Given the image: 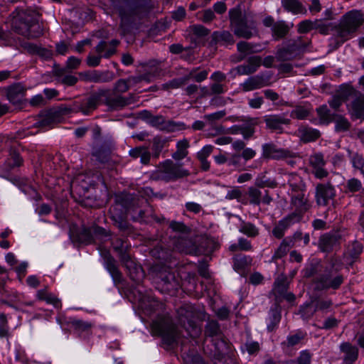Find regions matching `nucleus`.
<instances>
[{
    "instance_id": "obj_1",
    "label": "nucleus",
    "mask_w": 364,
    "mask_h": 364,
    "mask_svg": "<svg viewBox=\"0 0 364 364\" xmlns=\"http://www.w3.org/2000/svg\"><path fill=\"white\" fill-rule=\"evenodd\" d=\"M112 6L118 13L121 19V35L124 36L131 25L141 19L151 8L150 0H110Z\"/></svg>"
},
{
    "instance_id": "obj_2",
    "label": "nucleus",
    "mask_w": 364,
    "mask_h": 364,
    "mask_svg": "<svg viewBox=\"0 0 364 364\" xmlns=\"http://www.w3.org/2000/svg\"><path fill=\"white\" fill-rule=\"evenodd\" d=\"M13 14V28L18 33L31 38H37L41 34L38 23V14L36 11L20 10L14 12Z\"/></svg>"
},
{
    "instance_id": "obj_3",
    "label": "nucleus",
    "mask_w": 364,
    "mask_h": 364,
    "mask_svg": "<svg viewBox=\"0 0 364 364\" xmlns=\"http://www.w3.org/2000/svg\"><path fill=\"white\" fill-rule=\"evenodd\" d=\"M151 333L161 336L164 343L171 346L179 338L180 333L168 316L157 317L151 324Z\"/></svg>"
},
{
    "instance_id": "obj_4",
    "label": "nucleus",
    "mask_w": 364,
    "mask_h": 364,
    "mask_svg": "<svg viewBox=\"0 0 364 364\" xmlns=\"http://www.w3.org/2000/svg\"><path fill=\"white\" fill-rule=\"evenodd\" d=\"M114 250L118 253L120 259L127 269L132 279L136 282L140 281L144 277V272L141 266L138 265L127 253L128 245L126 242L118 237L112 241Z\"/></svg>"
},
{
    "instance_id": "obj_5",
    "label": "nucleus",
    "mask_w": 364,
    "mask_h": 364,
    "mask_svg": "<svg viewBox=\"0 0 364 364\" xmlns=\"http://www.w3.org/2000/svg\"><path fill=\"white\" fill-rule=\"evenodd\" d=\"M363 22V16L358 10H353L346 14L341 18L336 28V36L340 38L341 43H344L349 39Z\"/></svg>"
},
{
    "instance_id": "obj_6",
    "label": "nucleus",
    "mask_w": 364,
    "mask_h": 364,
    "mask_svg": "<svg viewBox=\"0 0 364 364\" xmlns=\"http://www.w3.org/2000/svg\"><path fill=\"white\" fill-rule=\"evenodd\" d=\"M290 205L294 212L289 214L288 216L296 223L300 222L304 213L309 211L311 208V202L309 200V196L306 194L304 190H301L299 192L292 194Z\"/></svg>"
},
{
    "instance_id": "obj_7",
    "label": "nucleus",
    "mask_w": 364,
    "mask_h": 364,
    "mask_svg": "<svg viewBox=\"0 0 364 364\" xmlns=\"http://www.w3.org/2000/svg\"><path fill=\"white\" fill-rule=\"evenodd\" d=\"M156 174L157 178L170 181L187 176L189 172L183 168L181 165L174 164L171 160L167 159L159 164Z\"/></svg>"
},
{
    "instance_id": "obj_8",
    "label": "nucleus",
    "mask_w": 364,
    "mask_h": 364,
    "mask_svg": "<svg viewBox=\"0 0 364 364\" xmlns=\"http://www.w3.org/2000/svg\"><path fill=\"white\" fill-rule=\"evenodd\" d=\"M242 124H236L230 127L227 131L223 126H217L214 128L215 133L213 136L220 134H242L245 140H249L252 138L255 132V126L258 124L257 118H248L243 120Z\"/></svg>"
},
{
    "instance_id": "obj_9",
    "label": "nucleus",
    "mask_w": 364,
    "mask_h": 364,
    "mask_svg": "<svg viewBox=\"0 0 364 364\" xmlns=\"http://www.w3.org/2000/svg\"><path fill=\"white\" fill-rule=\"evenodd\" d=\"M99 90L100 92H105L104 95H102V102L111 110L122 109L132 102V95L127 97L109 89H100Z\"/></svg>"
},
{
    "instance_id": "obj_10",
    "label": "nucleus",
    "mask_w": 364,
    "mask_h": 364,
    "mask_svg": "<svg viewBox=\"0 0 364 364\" xmlns=\"http://www.w3.org/2000/svg\"><path fill=\"white\" fill-rule=\"evenodd\" d=\"M144 115L151 126L161 131L173 132L177 130H183L186 129L184 123L176 122L173 120H166L162 115H153L148 111H145Z\"/></svg>"
},
{
    "instance_id": "obj_11",
    "label": "nucleus",
    "mask_w": 364,
    "mask_h": 364,
    "mask_svg": "<svg viewBox=\"0 0 364 364\" xmlns=\"http://www.w3.org/2000/svg\"><path fill=\"white\" fill-rule=\"evenodd\" d=\"M140 65L144 68V73L137 76L129 77L130 85H134L143 81L149 83L161 74V69L159 68V63L156 60H153L147 63H141Z\"/></svg>"
},
{
    "instance_id": "obj_12",
    "label": "nucleus",
    "mask_w": 364,
    "mask_h": 364,
    "mask_svg": "<svg viewBox=\"0 0 364 364\" xmlns=\"http://www.w3.org/2000/svg\"><path fill=\"white\" fill-rule=\"evenodd\" d=\"M105 92H100L92 94L89 97L82 102H75L72 106L68 108V112H82L84 114H89L92 112L102 102V95Z\"/></svg>"
},
{
    "instance_id": "obj_13",
    "label": "nucleus",
    "mask_w": 364,
    "mask_h": 364,
    "mask_svg": "<svg viewBox=\"0 0 364 364\" xmlns=\"http://www.w3.org/2000/svg\"><path fill=\"white\" fill-rule=\"evenodd\" d=\"M343 282V275L333 269L325 270L323 274L318 275L315 279V283L318 289H337Z\"/></svg>"
},
{
    "instance_id": "obj_14",
    "label": "nucleus",
    "mask_w": 364,
    "mask_h": 364,
    "mask_svg": "<svg viewBox=\"0 0 364 364\" xmlns=\"http://www.w3.org/2000/svg\"><path fill=\"white\" fill-rule=\"evenodd\" d=\"M178 320L191 337H197L200 333V328L194 321V314L191 306H182L178 310Z\"/></svg>"
},
{
    "instance_id": "obj_15",
    "label": "nucleus",
    "mask_w": 364,
    "mask_h": 364,
    "mask_svg": "<svg viewBox=\"0 0 364 364\" xmlns=\"http://www.w3.org/2000/svg\"><path fill=\"white\" fill-rule=\"evenodd\" d=\"M336 196V191L333 185L330 183H318L316 186L315 200L319 206H326L331 200Z\"/></svg>"
},
{
    "instance_id": "obj_16",
    "label": "nucleus",
    "mask_w": 364,
    "mask_h": 364,
    "mask_svg": "<svg viewBox=\"0 0 364 364\" xmlns=\"http://www.w3.org/2000/svg\"><path fill=\"white\" fill-rule=\"evenodd\" d=\"M262 157L265 159H282L291 158L294 156L293 152L289 149L277 147L273 143H266L262 146Z\"/></svg>"
},
{
    "instance_id": "obj_17",
    "label": "nucleus",
    "mask_w": 364,
    "mask_h": 364,
    "mask_svg": "<svg viewBox=\"0 0 364 364\" xmlns=\"http://www.w3.org/2000/svg\"><path fill=\"white\" fill-rule=\"evenodd\" d=\"M309 164L312 168V173L318 179H322L328 176V172L325 168L326 161L324 156L321 152L314 153L309 158Z\"/></svg>"
},
{
    "instance_id": "obj_18",
    "label": "nucleus",
    "mask_w": 364,
    "mask_h": 364,
    "mask_svg": "<svg viewBox=\"0 0 364 364\" xmlns=\"http://www.w3.org/2000/svg\"><path fill=\"white\" fill-rule=\"evenodd\" d=\"M256 151L252 148H246L241 154L234 153L228 158V166H234L239 170H242L245 164L242 163V159L247 162L255 157Z\"/></svg>"
},
{
    "instance_id": "obj_19",
    "label": "nucleus",
    "mask_w": 364,
    "mask_h": 364,
    "mask_svg": "<svg viewBox=\"0 0 364 364\" xmlns=\"http://www.w3.org/2000/svg\"><path fill=\"white\" fill-rule=\"evenodd\" d=\"M341 235L336 232H329L321 235L318 240L319 249L324 252H329L338 244Z\"/></svg>"
},
{
    "instance_id": "obj_20",
    "label": "nucleus",
    "mask_w": 364,
    "mask_h": 364,
    "mask_svg": "<svg viewBox=\"0 0 364 364\" xmlns=\"http://www.w3.org/2000/svg\"><path fill=\"white\" fill-rule=\"evenodd\" d=\"M84 76H85V80L86 81L95 82V83L109 82L112 81L115 77L114 73L109 70H105V71L93 70V71L85 73Z\"/></svg>"
},
{
    "instance_id": "obj_21",
    "label": "nucleus",
    "mask_w": 364,
    "mask_h": 364,
    "mask_svg": "<svg viewBox=\"0 0 364 364\" xmlns=\"http://www.w3.org/2000/svg\"><path fill=\"white\" fill-rule=\"evenodd\" d=\"M267 83L263 75H257L248 77L240 84V88L243 92H250L267 86Z\"/></svg>"
},
{
    "instance_id": "obj_22",
    "label": "nucleus",
    "mask_w": 364,
    "mask_h": 364,
    "mask_svg": "<svg viewBox=\"0 0 364 364\" xmlns=\"http://www.w3.org/2000/svg\"><path fill=\"white\" fill-rule=\"evenodd\" d=\"M297 136L304 143H309L318 139L321 136V133L316 129L301 125L297 129Z\"/></svg>"
},
{
    "instance_id": "obj_23",
    "label": "nucleus",
    "mask_w": 364,
    "mask_h": 364,
    "mask_svg": "<svg viewBox=\"0 0 364 364\" xmlns=\"http://www.w3.org/2000/svg\"><path fill=\"white\" fill-rule=\"evenodd\" d=\"M340 350L343 353V363L353 364L358 358V348L348 342L342 343Z\"/></svg>"
},
{
    "instance_id": "obj_24",
    "label": "nucleus",
    "mask_w": 364,
    "mask_h": 364,
    "mask_svg": "<svg viewBox=\"0 0 364 364\" xmlns=\"http://www.w3.org/2000/svg\"><path fill=\"white\" fill-rule=\"evenodd\" d=\"M159 278L160 279L159 284H161L166 291L176 290L179 286V284L176 279L174 274L171 272L160 273Z\"/></svg>"
},
{
    "instance_id": "obj_25",
    "label": "nucleus",
    "mask_w": 364,
    "mask_h": 364,
    "mask_svg": "<svg viewBox=\"0 0 364 364\" xmlns=\"http://www.w3.org/2000/svg\"><path fill=\"white\" fill-rule=\"evenodd\" d=\"M237 51L240 53L237 62L242 60L247 55L259 52L262 48L259 44L249 43L246 41H240L237 44Z\"/></svg>"
},
{
    "instance_id": "obj_26",
    "label": "nucleus",
    "mask_w": 364,
    "mask_h": 364,
    "mask_svg": "<svg viewBox=\"0 0 364 364\" xmlns=\"http://www.w3.org/2000/svg\"><path fill=\"white\" fill-rule=\"evenodd\" d=\"M266 126L272 130H280L283 124H289L290 119L281 114L266 115L264 119Z\"/></svg>"
},
{
    "instance_id": "obj_27",
    "label": "nucleus",
    "mask_w": 364,
    "mask_h": 364,
    "mask_svg": "<svg viewBox=\"0 0 364 364\" xmlns=\"http://www.w3.org/2000/svg\"><path fill=\"white\" fill-rule=\"evenodd\" d=\"M22 47L30 54H36L44 60H49L52 58L53 51L46 48H43L36 44L31 43H24Z\"/></svg>"
},
{
    "instance_id": "obj_28",
    "label": "nucleus",
    "mask_w": 364,
    "mask_h": 364,
    "mask_svg": "<svg viewBox=\"0 0 364 364\" xmlns=\"http://www.w3.org/2000/svg\"><path fill=\"white\" fill-rule=\"evenodd\" d=\"M26 90L19 83L14 84L7 89V98L13 104L20 103L25 95Z\"/></svg>"
},
{
    "instance_id": "obj_29",
    "label": "nucleus",
    "mask_w": 364,
    "mask_h": 364,
    "mask_svg": "<svg viewBox=\"0 0 364 364\" xmlns=\"http://www.w3.org/2000/svg\"><path fill=\"white\" fill-rule=\"evenodd\" d=\"M129 156L133 159L140 158V162L144 165L149 164L151 158L149 148L143 146L130 149Z\"/></svg>"
},
{
    "instance_id": "obj_30",
    "label": "nucleus",
    "mask_w": 364,
    "mask_h": 364,
    "mask_svg": "<svg viewBox=\"0 0 364 364\" xmlns=\"http://www.w3.org/2000/svg\"><path fill=\"white\" fill-rule=\"evenodd\" d=\"M296 223L290 217L287 215L282 220H280L277 224L274 227L272 230V235L277 239H281L284 235L286 230H287L291 225Z\"/></svg>"
},
{
    "instance_id": "obj_31",
    "label": "nucleus",
    "mask_w": 364,
    "mask_h": 364,
    "mask_svg": "<svg viewBox=\"0 0 364 364\" xmlns=\"http://www.w3.org/2000/svg\"><path fill=\"white\" fill-rule=\"evenodd\" d=\"M283 8L294 14H305L306 9L300 0H282Z\"/></svg>"
},
{
    "instance_id": "obj_32",
    "label": "nucleus",
    "mask_w": 364,
    "mask_h": 364,
    "mask_svg": "<svg viewBox=\"0 0 364 364\" xmlns=\"http://www.w3.org/2000/svg\"><path fill=\"white\" fill-rule=\"evenodd\" d=\"M311 106L310 104L296 105L290 112V117L299 120L306 119L311 113Z\"/></svg>"
},
{
    "instance_id": "obj_33",
    "label": "nucleus",
    "mask_w": 364,
    "mask_h": 364,
    "mask_svg": "<svg viewBox=\"0 0 364 364\" xmlns=\"http://www.w3.org/2000/svg\"><path fill=\"white\" fill-rule=\"evenodd\" d=\"M349 112L353 118L364 119V96H360L352 102Z\"/></svg>"
},
{
    "instance_id": "obj_34",
    "label": "nucleus",
    "mask_w": 364,
    "mask_h": 364,
    "mask_svg": "<svg viewBox=\"0 0 364 364\" xmlns=\"http://www.w3.org/2000/svg\"><path fill=\"white\" fill-rule=\"evenodd\" d=\"M234 42V38L229 31H215L212 34V43L228 46L233 44Z\"/></svg>"
},
{
    "instance_id": "obj_35",
    "label": "nucleus",
    "mask_w": 364,
    "mask_h": 364,
    "mask_svg": "<svg viewBox=\"0 0 364 364\" xmlns=\"http://www.w3.org/2000/svg\"><path fill=\"white\" fill-rule=\"evenodd\" d=\"M189 147L190 143L187 139L178 141L176 143V151L173 153L172 158L176 161L185 159L188 154Z\"/></svg>"
},
{
    "instance_id": "obj_36",
    "label": "nucleus",
    "mask_w": 364,
    "mask_h": 364,
    "mask_svg": "<svg viewBox=\"0 0 364 364\" xmlns=\"http://www.w3.org/2000/svg\"><path fill=\"white\" fill-rule=\"evenodd\" d=\"M255 31V26L252 23L251 26L247 25L245 20L235 26L234 33L236 36L245 38H250Z\"/></svg>"
},
{
    "instance_id": "obj_37",
    "label": "nucleus",
    "mask_w": 364,
    "mask_h": 364,
    "mask_svg": "<svg viewBox=\"0 0 364 364\" xmlns=\"http://www.w3.org/2000/svg\"><path fill=\"white\" fill-rule=\"evenodd\" d=\"M59 121V114L57 112L48 111L40 116L39 120L36 122L38 127H47Z\"/></svg>"
},
{
    "instance_id": "obj_38",
    "label": "nucleus",
    "mask_w": 364,
    "mask_h": 364,
    "mask_svg": "<svg viewBox=\"0 0 364 364\" xmlns=\"http://www.w3.org/2000/svg\"><path fill=\"white\" fill-rule=\"evenodd\" d=\"M306 337V333L302 331H297L294 334L289 335L287 337L286 341H284L282 345L290 348L298 345L302 342Z\"/></svg>"
},
{
    "instance_id": "obj_39",
    "label": "nucleus",
    "mask_w": 364,
    "mask_h": 364,
    "mask_svg": "<svg viewBox=\"0 0 364 364\" xmlns=\"http://www.w3.org/2000/svg\"><path fill=\"white\" fill-rule=\"evenodd\" d=\"M208 75V70H200V68H193L188 75H185V78H187V82L189 80H193L197 82H201L207 79Z\"/></svg>"
},
{
    "instance_id": "obj_40",
    "label": "nucleus",
    "mask_w": 364,
    "mask_h": 364,
    "mask_svg": "<svg viewBox=\"0 0 364 364\" xmlns=\"http://www.w3.org/2000/svg\"><path fill=\"white\" fill-rule=\"evenodd\" d=\"M316 113L319 118L320 124H328L331 123L334 117L326 105L320 106L316 109Z\"/></svg>"
},
{
    "instance_id": "obj_41",
    "label": "nucleus",
    "mask_w": 364,
    "mask_h": 364,
    "mask_svg": "<svg viewBox=\"0 0 364 364\" xmlns=\"http://www.w3.org/2000/svg\"><path fill=\"white\" fill-rule=\"evenodd\" d=\"M289 31V26L284 21H278L272 28L273 36L277 38H284Z\"/></svg>"
},
{
    "instance_id": "obj_42",
    "label": "nucleus",
    "mask_w": 364,
    "mask_h": 364,
    "mask_svg": "<svg viewBox=\"0 0 364 364\" xmlns=\"http://www.w3.org/2000/svg\"><path fill=\"white\" fill-rule=\"evenodd\" d=\"M239 230L250 237H255L259 235V229L254 224L249 222L242 221Z\"/></svg>"
},
{
    "instance_id": "obj_43",
    "label": "nucleus",
    "mask_w": 364,
    "mask_h": 364,
    "mask_svg": "<svg viewBox=\"0 0 364 364\" xmlns=\"http://www.w3.org/2000/svg\"><path fill=\"white\" fill-rule=\"evenodd\" d=\"M97 54L101 55L102 58H108L115 53V49L111 48L108 43L102 41L95 47Z\"/></svg>"
},
{
    "instance_id": "obj_44",
    "label": "nucleus",
    "mask_w": 364,
    "mask_h": 364,
    "mask_svg": "<svg viewBox=\"0 0 364 364\" xmlns=\"http://www.w3.org/2000/svg\"><path fill=\"white\" fill-rule=\"evenodd\" d=\"M167 140L166 139L162 138L161 136H156L153 139L152 141V151H153V157L155 159H158L161 152L162 151Z\"/></svg>"
},
{
    "instance_id": "obj_45",
    "label": "nucleus",
    "mask_w": 364,
    "mask_h": 364,
    "mask_svg": "<svg viewBox=\"0 0 364 364\" xmlns=\"http://www.w3.org/2000/svg\"><path fill=\"white\" fill-rule=\"evenodd\" d=\"M333 121L335 122V130L337 132H346L350 127L349 121L342 115H335Z\"/></svg>"
},
{
    "instance_id": "obj_46",
    "label": "nucleus",
    "mask_w": 364,
    "mask_h": 364,
    "mask_svg": "<svg viewBox=\"0 0 364 364\" xmlns=\"http://www.w3.org/2000/svg\"><path fill=\"white\" fill-rule=\"evenodd\" d=\"M9 169L16 166H20L23 164V159L20 156L19 153L15 149L11 148L9 151V157L6 161Z\"/></svg>"
},
{
    "instance_id": "obj_47",
    "label": "nucleus",
    "mask_w": 364,
    "mask_h": 364,
    "mask_svg": "<svg viewBox=\"0 0 364 364\" xmlns=\"http://www.w3.org/2000/svg\"><path fill=\"white\" fill-rule=\"evenodd\" d=\"M288 289L287 278L284 277H278L274 283L272 291L276 295L282 296Z\"/></svg>"
},
{
    "instance_id": "obj_48",
    "label": "nucleus",
    "mask_w": 364,
    "mask_h": 364,
    "mask_svg": "<svg viewBox=\"0 0 364 364\" xmlns=\"http://www.w3.org/2000/svg\"><path fill=\"white\" fill-rule=\"evenodd\" d=\"M70 323L75 331L80 333L88 331L92 327V324L91 323L75 318L72 319L70 321Z\"/></svg>"
},
{
    "instance_id": "obj_49",
    "label": "nucleus",
    "mask_w": 364,
    "mask_h": 364,
    "mask_svg": "<svg viewBox=\"0 0 364 364\" xmlns=\"http://www.w3.org/2000/svg\"><path fill=\"white\" fill-rule=\"evenodd\" d=\"M289 248L290 242H289L287 239L283 240L279 246L275 250L274 254L272 256V259L277 260L278 259H281L287 254Z\"/></svg>"
},
{
    "instance_id": "obj_50",
    "label": "nucleus",
    "mask_w": 364,
    "mask_h": 364,
    "mask_svg": "<svg viewBox=\"0 0 364 364\" xmlns=\"http://www.w3.org/2000/svg\"><path fill=\"white\" fill-rule=\"evenodd\" d=\"M187 82V78H185V76L179 78H174L161 85V88L164 90H170L173 89H177L183 85H184Z\"/></svg>"
},
{
    "instance_id": "obj_51",
    "label": "nucleus",
    "mask_w": 364,
    "mask_h": 364,
    "mask_svg": "<svg viewBox=\"0 0 364 364\" xmlns=\"http://www.w3.org/2000/svg\"><path fill=\"white\" fill-rule=\"evenodd\" d=\"M205 333L210 337H220V329L217 321H210L205 326Z\"/></svg>"
},
{
    "instance_id": "obj_52",
    "label": "nucleus",
    "mask_w": 364,
    "mask_h": 364,
    "mask_svg": "<svg viewBox=\"0 0 364 364\" xmlns=\"http://www.w3.org/2000/svg\"><path fill=\"white\" fill-rule=\"evenodd\" d=\"M363 250V245L358 241H355L350 245L348 246V254L352 259H355L362 253Z\"/></svg>"
},
{
    "instance_id": "obj_53",
    "label": "nucleus",
    "mask_w": 364,
    "mask_h": 364,
    "mask_svg": "<svg viewBox=\"0 0 364 364\" xmlns=\"http://www.w3.org/2000/svg\"><path fill=\"white\" fill-rule=\"evenodd\" d=\"M132 85L129 83V77L127 79H119L114 83L112 90L122 95L128 91Z\"/></svg>"
},
{
    "instance_id": "obj_54",
    "label": "nucleus",
    "mask_w": 364,
    "mask_h": 364,
    "mask_svg": "<svg viewBox=\"0 0 364 364\" xmlns=\"http://www.w3.org/2000/svg\"><path fill=\"white\" fill-rule=\"evenodd\" d=\"M262 193L260 190L255 187H250L248 188V196L250 203L254 205H259L261 203V198Z\"/></svg>"
},
{
    "instance_id": "obj_55",
    "label": "nucleus",
    "mask_w": 364,
    "mask_h": 364,
    "mask_svg": "<svg viewBox=\"0 0 364 364\" xmlns=\"http://www.w3.org/2000/svg\"><path fill=\"white\" fill-rule=\"evenodd\" d=\"M233 260L234 267L237 271L244 269L250 262L249 257L242 255H235Z\"/></svg>"
},
{
    "instance_id": "obj_56",
    "label": "nucleus",
    "mask_w": 364,
    "mask_h": 364,
    "mask_svg": "<svg viewBox=\"0 0 364 364\" xmlns=\"http://www.w3.org/2000/svg\"><path fill=\"white\" fill-rule=\"evenodd\" d=\"M316 311V308L312 304H306L301 306L300 314L304 319H309Z\"/></svg>"
},
{
    "instance_id": "obj_57",
    "label": "nucleus",
    "mask_w": 364,
    "mask_h": 364,
    "mask_svg": "<svg viewBox=\"0 0 364 364\" xmlns=\"http://www.w3.org/2000/svg\"><path fill=\"white\" fill-rule=\"evenodd\" d=\"M229 16L230 22L232 25L234 26V27L239 24L240 23H241L242 21H243L244 20H245L242 17L241 11L239 8H234L232 9H230L229 11Z\"/></svg>"
},
{
    "instance_id": "obj_58",
    "label": "nucleus",
    "mask_w": 364,
    "mask_h": 364,
    "mask_svg": "<svg viewBox=\"0 0 364 364\" xmlns=\"http://www.w3.org/2000/svg\"><path fill=\"white\" fill-rule=\"evenodd\" d=\"M247 68L252 70L251 73H255L262 65V58L260 56L254 55L248 58L246 63Z\"/></svg>"
},
{
    "instance_id": "obj_59",
    "label": "nucleus",
    "mask_w": 364,
    "mask_h": 364,
    "mask_svg": "<svg viewBox=\"0 0 364 364\" xmlns=\"http://www.w3.org/2000/svg\"><path fill=\"white\" fill-rule=\"evenodd\" d=\"M312 354L308 350H301L299 355L295 360H291V363H296V364H311Z\"/></svg>"
},
{
    "instance_id": "obj_60",
    "label": "nucleus",
    "mask_w": 364,
    "mask_h": 364,
    "mask_svg": "<svg viewBox=\"0 0 364 364\" xmlns=\"http://www.w3.org/2000/svg\"><path fill=\"white\" fill-rule=\"evenodd\" d=\"M353 166L364 174V157L358 154H355L351 157Z\"/></svg>"
},
{
    "instance_id": "obj_61",
    "label": "nucleus",
    "mask_w": 364,
    "mask_h": 364,
    "mask_svg": "<svg viewBox=\"0 0 364 364\" xmlns=\"http://www.w3.org/2000/svg\"><path fill=\"white\" fill-rule=\"evenodd\" d=\"M314 26H315V21L313 22L310 20L302 21L298 24V28H297L298 33H308L309 31H311L312 29H314V28H315Z\"/></svg>"
},
{
    "instance_id": "obj_62",
    "label": "nucleus",
    "mask_w": 364,
    "mask_h": 364,
    "mask_svg": "<svg viewBox=\"0 0 364 364\" xmlns=\"http://www.w3.org/2000/svg\"><path fill=\"white\" fill-rule=\"evenodd\" d=\"M107 267L114 279H119L121 277L120 272L115 264V262L112 258H109L107 262Z\"/></svg>"
},
{
    "instance_id": "obj_63",
    "label": "nucleus",
    "mask_w": 364,
    "mask_h": 364,
    "mask_svg": "<svg viewBox=\"0 0 364 364\" xmlns=\"http://www.w3.org/2000/svg\"><path fill=\"white\" fill-rule=\"evenodd\" d=\"M346 187L351 193L358 192L362 188V183L360 180L353 178L346 182Z\"/></svg>"
},
{
    "instance_id": "obj_64",
    "label": "nucleus",
    "mask_w": 364,
    "mask_h": 364,
    "mask_svg": "<svg viewBox=\"0 0 364 364\" xmlns=\"http://www.w3.org/2000/svg\"><path fill=\"white\" fill-rule=\"evenodd\" d=\"M190 32L197 37H204L209 33V30L202 25H193L189 28Z\"/></svg>"
}]
</instances>
